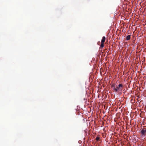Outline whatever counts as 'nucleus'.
<instances>
[{"label": "nucleus", "mask_w": 146, "mask_h": 146, "mask_svg": "<svg viewBox=\"0 0 146 146\" xmlns=\"http://www.w3.org/2000/svg\"><path fill=\"white\" fill-rule=\"evenodd\" d=\"M146 133V129L145 128L143 129L141 131V133L142 136L145 135Z\"/></svg>", "instance_id": "nucleus-3"}, {"label": "nucleus", "mask_w": 146, "mask_h": 146, "mask_svg": "<svg viewBox=\"0 0 146 146\" xmlns=\"http://www.w3.org/2000/svg\"><path fill=\"white\" fill-rule=\"evenodd\" d=\"M131 38V36L130 35H128L126 37V40H130Z\"/></svg>", "instance_id": "nucleus-4"}, {"label": "nucleus", "mask_w": 146, "mask_h": 146, "mask_svg": "<svg viewBox=\"0 0 146 146\" xmlns=\"http://www.w3.org/2000/svg\"><path fill=\"white\" fill-rule=\"evenodd\" d=\"M106 40V37L103 36L101 40V44L100 45V48H103L104 46V43Z\"/></svg>", "instance_id": "nucleus-2"}, {"label": "nucleus", "mask_w": 146, "mask_h": 146, "mask_svg": "<svg viewBox=\"0 0 146 146\" xmlns=\"http://www.w3.org/2000/svg\"><path fill=\"white\" fill-rule=\"evenodd\" d=\"M123 85L122 84H120L118 86H117L115 88L114 87L113 89L116 92L122 90V89Z\"/></svg>", "instance_id": "nucleus-1"}, {"label": "nucleus", "mask_w": 146, "mask_h": 146, "mask_svg": "<svg viewBox=\"0 0 146 146\" xmlns=\"http://www.w3.org/2000/svg\"><path fill=\"white\" fill-rule=\"evenodd\" d=\"M100 139V138L99 137H96V139L97 140H98Z\"/></svg>", "instance_id": "nucleus-5"}]
</instances>
